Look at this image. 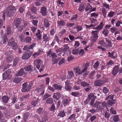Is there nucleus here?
Here are the masks:
<instances>
[{
	"label": "nucleus",
	"instance_id": "1",
	"mask_svg": "<svg viewBox=\"0 0 122 122\" xmlns=\"http://www.w3.org/2000/svg\"><path fill=\"white\" fill-rule=\"evenodd\" d=\"M95 100V97H93L89 104L90 105L92 106L93 107H96V109L97 111H102L103 110V108L100 105L101 102L98 101H97L94 104Z\"/></svg>",
	"mask_w": 122,
	"mask_h": 122
},
{
	"label": "nucleus",
	"instance_id": "2",
	"mask_svg": "<svg viewBox=\"0 0 122 122\" xmlns=\"http://www.w3.org/2000/svg\"><path fill=\"white\" fill-rule=\"evenodd\" d=\"M16 9L13 5H10L6 9V13L8 16L10 17L13 16L16 11Z\"/></svg>",
	"mask_w": 122,
	"mask_h": 122
},
{
	"label": "nucleus",
	"instance_id": "3",
	"mask_svg": "<svg viewBox=\"0 0 122 122\" xmlns=\"http://www.w3.org/2000/svg\"><path fill=\"white\" fill-rule=\"evenodd\" d=\"M33 85L31 82H30L28 84L27 82H25L22 85V88L21 89L22 92H25L29 91Z\"/></svg>",
	"mask_w": 122,
	"mask_h": 122
},
{
	"label": "nucleus",
	"instance_id": "4",
	"mask_svg": "<svg viewBox=\"0 0 122 122\" xmlns=\"http://www.w3.org/2000/svg\"><path fill=\"white\" fill-rule=\"evenodd\" d=\"M99 31L98 30L92 31V36H91V41L92 43L95 42L97 40L98 37V35Z\"/></svg>",
	"mask_w": 122,
	"mask_h": 122
},
{
	"label": "nucleus",
	"instance_id": "5",
	"mask_svg": "<svg viewBox=\"0 0 122 122\" xmlns=\"http://www.w3.org/2000/svg\"><path fill=\"white\" fill-rule=\"evenodd\" d=\"M8 44L9 46H11L14 50H16V49L18 48V46L17 45L16 43L12 39L9 40Z\"/></svg>",
	"mask_w": 122,
	"mask_h": 122
},
{
	"label": "nucleus",
	"instance_id": "6",
	"mask_svg": "<svg viewBox=\"0 0 122 122\" xmlns=\"http://www.w3.org/2000/svg\"><path fill=\"white\" fill-rule=\"evenodd\" d=\"M11 73V69H10L5 71L2 75L3 79L5 80L7 78H10L11 77L10 74Z\"/></svg>",
	"mask_w": 122,
	"mask_h": 122
},
{
	"label": "nucleus",
	"instance_id": "7",
	"mask_svg": "<svg viewBox=\"0 0 122 122\" xmlns=\"http://www.w3.org/2000/svg\"><path fill=\"white\" fill-rule=\"evenodd\" d=\"M43 65V62L40 59H36L34 61V70L36 67L39 70L41 65Z\"/></svg>",
	"mask_w": 122,
	"mask_h": 122
},
{
	"label": "nucleus",
	"instance_id": "8",
	"mask_svg": "<svg viewBox=\"0 0 122 122\" xmlns=\"http://www.w3.org/2000/svg\"><path fill=\"white\" fill-rule=\"evenodd\" d=\"M22 21V19L20 18H16L14 19V23L16 28L19 27Z\"/></svg>",
	"mask_w": 122,
	"mask_h": 122
},
{
	"label": "nucleus",
	"instance_id": "9",
	"mask_svg": "<svg viewBox=\"0 0 122 122\" xmlns=\"http://www.w3.org/2000/svg\"><path fill=\"white\" fill-rule=\"evenodd\" d=\"M57 24L58 26L61 27L64 26L65 25L66 23L64 20L60 19L57 21Z\"/></svg>",
	"mask_w": 122,
	"mask_h": 122
},
{
	"label": "nucleus",
	"instance_id": "10",
	"mask_svg": "<svg viewBox=\"0 0 122 122\" xmlns=\"http://www.w3.org/2000/svg\"><path fill=\"white\" fill-rule=\"evenodd\" d=\"M36 98L34 97L32 99L31 102V104L34 106H35L39 102V99L38 98H37L36 100Z\"/></svg>",
	"mask_w": 122,
	"mask_h": 122
},
{
	"label": "nucleus",
	"instance_id": "11",
	"mask_svg": "<svg viewBox=\"0 0 122 122\" xmlns=\"http://www.w3.org/2000/svg\"><path fill=\"white\" fill-rule=\"evenodd\" d=\"M40 12L43 16H45L47 15V9L45 6H44L41 7Z\"/></svg>",
	"mask_w": 122,
	"mask_h": 122
},
{
	"label": "nucleus",
	"instance_id": "12",
	"mask_svg": "<svg viewBox=\"0 0 122 122\" xmlns=\"http://www.w3.org/2000/svg\"><path fill=\"white\" fill-rule=\"evenodd\" d=\"M73 71L77 73L78 74H81L83 72H84L83 69L82 71H81L80 68H79L78 66L74 68L73 69Z\"/></svg>",
	"mask_w": 122,
	"mask_h": 122
},
{
	"label": "nucleus",
	"instance_id": "13",
	"mask_svg": "<svg viewBox=\"0 0 122 122\" xmlns=\"http://www.w3.org/2000/svg\"><path fill=\"white\" fill-rule=\"evenodd\" d=\"M104 83L103 81H102L100 79H98L95 81L94 85L95 86H99L102 85Z\"/></svg>",
	"mask_w": 122,
	"mask_h": 122
},
{
	"label": "nucleus",
	"instance_id": "14",
	"mask_svg": "<svg viewBox=\"0 0 122 122\" xmlns=\"http://www.w3.org/2000/svg\"><path fill=\"white\" fill-rule=\"evenodd\" d=\"M51 22L50 20L46 18H45L44 20V25L46 27H49L50 26Z\"/></svg>",
	"mask_w": 122,
	"mask_h": 122
},
{
	"label": "nucleus",
	"instance_id": "15",
	"mask_svg": "<svg viewBox=\"0 0 122 122\" xmlns=\"http://www.w3.org/2000/svg\"><path fill=\"white\" fill-rule=\"evenodd\" d=\"M33 67L31 65H28L24 67V70L29 72V73H30L33 70Z\"/></svg>",
	"mask_w": 122,
	"mask_h": 122
},
{
	"label": "nucleus",
	"instance_id": "16",
	"mask_svg": "<svg viewBox=\"0 0 122 122\" xmlns=\"http://www.w3.org/2000/svg\"><path fill=\"white\" fill-rule=\"evenodd\" d=\"M61 95L60 93L56 92L55 93L53 96V98L56 100H58L61 98Z\"/></svg>",
	"mask_w": 122,
	"mask_h": 122
},
{
	"label": "nucleus",
	"instance_id": "17",
	"mask_svg": "<svg viewBox=\"0 0 122 122\" xmlns=\"http://www.w3.org/2000/svg\"><path fill=\"white\" fill-rule=\"evenodd\" d=\"M119 66L118 65L116 66L114 68L112 74L114 76H115L116 75L118 71Z\"/></svg>",
	"mask_w": 122,
	"mask_h": 122
},
{
	"label": "nucleus",
	"instance_id": "18",
	"mask_svg": "<svg viewBox=\"0 0 122 122\" xmlns=\"http://www.w3.org/2000/svg\"><path fill=\"white\" fill-rule=\"evenodd\" d=\"M24 73V68H22L18 72L16 73L15 76H21L23 75Z\"/></svg>",
	"mask_w": 122,
	"mask_h": 122
},
{
	"label": "nucleus",
	"instance_id": "19",
	"mask_svg": "<svg viewBox=\"0 0 122 122\" xmlns=\"http://www.w3.org/2000/svg\"><path fill=\"white\" fill-rule=\"evenodd\" d=\"M32 54H23L22 59L23 60H26L31 56Z\"/></svg>",
	"mask_w": 122,
	"mask_h": 122
},
{
	"label": "nucleus",
	"instance_id": "20",
	"mask_svg": "<svg viewBox=\"0 0 122 122\" xmlns=\"http://www.w3.org/2000/svg\"><path fill=\"white\" fill-rule=\"evenodd\" d=\"M43 41L46 42L48 41L50 39V37L48 36L46 34H44L43 36Z\"/></svg>",
	"mask_w": 122,
	"mask_h": 122
},
{
	"label": "nucleus",
	"instance_id": "21",
	"mask_svg": "<svg viewBox=\"0 0 122 122\" xmlns=\"http://www.w3.org/2000/svg\"><path fill=\"white\" fill-rule=\"evenodd\" d=\"M30 97V94H28L25 95L23 96L20 98V99L21 101H23L25 100V99H28Z\"/></svg>",
	"mask_w": 122,
	"mask_h": 122
},
{
	"label": "nucleus",
	"instance_id": "22",
	"mask_svg": "<svg viewBox=\"0 0 122 122\" xmlns=\"http://www.w3.org/2000/svg\"><path fill=\"white\" fill-rule=\"evenodd\" d=\"M68 74L67 78L69 79H70L74 77V73L72 71H69Z\"/></svg>",
	"mask_w": 122,
	"mask_h": 122
},
{
	"label": "nucleus",
	"instance_id": "23",
	"mask_svg": "<svg viewBox=\"0 0 122 122\" xmlns=\"http://www.w3.org/2000/svg\"><path fill=\"white\" fill-rule=\"evenodd\" d=\"M103 25H104L103 24V22H102L98 26L94 28V29L98 30H101L103 28Z\"/></svg>",
	"mask_w": 122,
	"mask_h": 122
},
{
	"label": "nucleus",
	"instance_id": "24",
	"mask_svg": "<svg viewBox=\"0 0 122 122\" xmlns=\"http://www.w3.org/2000/svg\"><path fill=\"white\" fill-rule=\"evenodd\" d=\"M2 99L3 101L5 103H7L9 100L8 97L7 96H4L2 97Z\"/></svg>",
	"mask_w": 122,
	"mask_h": 122
},
{
	"label": "nucleus",
	"instance_id": "25",
	"mask_svg": "<svg viewBox=\"0 0 122 122\" xmlns=\"http://www.w3.org/2000/svg\"><path fill=\"white\" fill-rule=\"evenodd\" d=\"M86 5V4H84L82 5H80L78 9L79 11L80 12L82 11L84 9L85 6Z\"/></svg>",
	"mask_w": 122,
	"mask_h": 122
},
{
	"label": "nucleus",
	"instance_id": "26",
	"mask_svg": "<svg viewBox=\"0 0 122 122\" xmlns=\"http://www.w3.org/2000/svg\"><path fill=\"white\" fill-rule=\"evenodd\" d=\"M80 84L81 86L83 87L88 86L90 85L89 83H88L84 81L81 82Z\"/></svg>",
	"mask_w": 122,
	"mask_h": 122
},
{
	"label": "nucleus",
	"instance_id": "27",
	"mask_svg": "<svg viewBox=\"0 0 122 122\" xmlns=\"http://www.w3.org/2000/svg\"><path fill=\"white\" fill-rule=\"evenodd\" d=\"M53 87H54V89L56 90H60L62 88V86L60 85H58L57 84H55L53 85Z\"/></svg>",
	"mask_w": 122,
	"mask_h": 122
},
{
	"label": "nucleus",
	"instance_id": "28",
	"mask_svg": "<svg viewBox=\"0 0 122 122\" xmlns=\"http://www.w3.org/2000/svg\"><path fill=\"white\" fill-rule=\"evenodd\" d=\"M31 11L34 14H36L37 12V9L36 8L33 6H32L30 8Z\"/></svg>",
	"mask_w": 122,
	"mask_h": 122
},
{
	"label": "nucleus",
	"instance_id": "29",
	"mask_svg": "<svg viewBox=\"0 0 122 122\" xmlns=\"http://www.w3.org/2000/svg\"><path fill=\"white\" fill-rule=\"evenodd\" d=\"M6 61L7 62L10 63L12 62L13 60V57L11 55L7 57L6 58Z\"/></svg>",
	"mask_w": 122,
	"mask_h": 122
},
{
	"label": "nucleus",
	"instance_id": "30",
	"mask_svg": "<svg viewBox=\"0 0 122 122\" xmlns=\"http://www.w3.org/2000/svg\"><path fill=\"white\" fill-rule=\"evenodd\" d=\"M95 73V71H94L91 72L90 74H89V77L90 79H94V76Z\"/></svg>",
	"mask_w": 122,
	"mask_h": 122
},
{
	"label": "nucleus",
	"instance_id": "31",
	"mask_svg": "<svg viewBox=\"0 0 122 122\" xmlns=\"http://www.w3.org/2000/svg\"><path fill=\"white\" fill-rule=\"evenodd\" d=\"M109 31L107 29H104L102 31V33L104 35L105 37L107 36L108 35Z\"/></svg>",
	"mask_w": 122,
	"mask_h": 122
},
{
	"label": "nucleus",
	"instance_id": "32",
	"mask_svg": "<svg viewBox=\"0 0 122 122\" xmlns=\"http://www.w3.org/2000/svg\"><path fill=\"white\" fill-rule=\"evenodd\" d=\"M47 56L49 57L51 56L52 60L53 61L57 57V56L56 54H47Z\"/></svg>",
	"mask_w": 122,
	"mask_h": 122
},
{
	"label": "nucleus",
	"instance_id": "33",
	"mask_svg": "<svg viewBox=\"0 0 122 122\" xmlns=\"http://www.w3.org/2000/svg\"><path fill=\"white\" fill-rule=\"evenodd\" d=\"M114 95H109L106 98L105 100H108V99H110L113 102H115V100L113 99V97Z\"/></svg>",
	"mask_w": 122,
	"mask_h": 122
},
{
	"label": "nucleus",
	"instance_id": "34",
	"mask_svg": "<svg viewBox=\"0 0 122 122\" xmlns=\"http://www.w3.org/2000/svg\"><path fill=\"white\" fill-rule=\"evenodd\" d=\"M92 7L91 6L89 3H88L85 9V11L86 12L89 10H90L92 9Z\"/></svg>",
	"mask_w": 122,
	"mask_h": 122
},
{
	"label": "nucleus",
	"instance_id": "35",
	"mask_svg": "<svg viewBox=\"0 0 122 122\" xmlns=\"http://www.w3.org/2000/svg\"><path fill=\"white\" fill-rule=\"evenodd\" d=\"M68 102V100L66 99H64L62 100V103L64 106L66 105Z\"/></svg>",
	"mask_w": 122,
	"mask_h": 122
},
{
	"label": "nucleus",
	"instance_id": "36",
	"mask_svg": "<svg viewBox=\"0 0 122 122\" xmlns=\"http://www.w3.org/2000/svg\"><path fill=\"white\" fill-rule=\"evenodd\" d=\"M65 115V112L64 111H61L58 115V116H59L61 117H63Z\"/></svg>",
	"mask_w": 122,
	"mask_h": 122
},
{
	"label": "nucleus",
	"instance_id": "37",
	"mask_svg": "<svg viewBox=\"0 0 122 122\" xmlns=\"http://www.w3.org/2000/svg\"><path fill=\"white\" fill-rule=\"evenodd\" d=\"M22 78L18 77L16 78L14 80V82L16 83H19L22 80Z\"/></svg>",
	"mask_w": 122,
	"mask_h": 122
},
{
	"label": "nucleus",
	"instance_id": "38",
	"mask_svg": "<svg viewBox=\"0 0 122 122\" xmlns=\"http://www.w3.org/2000/svg\"><path fill=\"white\" fill-rule=\"evenodd\" d=\"M53 102V99L49 98H48L46 100V103L49 104H51Z\"/></svg>",
	"mask_w": 122,
	"mask_h": 122
},
{
	"label": "nucleus",
	"instance_id": "39",
	"mask_svg": "<svg viewBox=\"0 0 122 122\" xmlns=\"http://www.w3.org/2000/svg\"><path fill=\"white\" fill-rule=\"evenodd\" d=\"M78 17V16L76 14L74 15L72 17H71V21H76L77 20Z\"/></svg>",
	"mask_w": 122,
	"mask_h": 122
},
{
	"label": "nucleus",
	"instance_id": "40",
	"mask_svg": "<svg viewBox=\"0 0 122 122\" xmlns=\"http://www.w3.org/2000/svg\"><path fill=\"white\" fill-rule=\"evenodd\" d=\"M102 10L103 16L104 17V18H105L106 17L107 14L106 10L104 8H102Z\"/></svg>",
	"mask_w": 122,
	"mask_h": 122
},
{
	"label": "nucleus",
	"instance_id": "41",
	"mask_svg": "<svg viewBox=\"0 0 122 122\" xmlns=\"http://www.w3.org/2000/svg\"><path fill=\"white\" fill-rule=\"evenodd\" d=\"M76 28L77 29V32L82 30L83 29V28L80 25H77L76 26Z\"/></svg>",
	"mask_w": 122,
	"mask_h": 122
},
{
	"label": "nucleus",
	"instance_id": "42",
	"mask_svg": "<svg viewBox=\"0 0 122 122\" xmlns=\"http://www.w3.org/2000/svg\"><path fill=\"white\" fill-rule=\"evenodd\" d=\"M113 120L114 122L118 121L119 120V116L117 115L115 116L113 118Z\"/></svg>",
	"mask_w": 122,
	"mask_h": 122
},
{
	"label": "nucleus",
	"instance_id": "43",
	"mask_svg": "<svg viewBox=\"0 0 122 122\" xmlns=\"http://www.w3.org/2000/svg\"><path fill=\"white\" fill-rule=\"evenodd\" d=\"M106 41L108 43V45L110 47L112 46L111 42L109 40V39L106 38H104Z\"/></svg>",
	"mask_w": 122,
	"mask_h": 122
},
{
	"label": "nucleus",
	"instance_id": "44",
	"mask_svg": "<svg viewBox=\"0 0 122 122\" xmlns=\"http://www.w3.org/2000/svg\"><path fill=\"white\" fill-rule=\"evenodd\" d=\"M30 114L29 112H27L25 113L23 116V118L24 120H26Z\"/></svg>",
	"mask_w": 122,
	"mask_h": 122
},
{
	"label": "nucleus",
	"instance_id": "45",
	"mask_svg": "<svg viewBox=\"0 0 122 122\" xmlns=\"http://www.w3.org/2000/svg\"><path fill=\"white\" fill-rule=\"evenodd\" d=\"M18 61V58L17 57H16L14 60L13 65L14 66H16L17 64Z\"/></svg>",
	"mask_w": 122,
	"mask_h": 122
},
{
	"label": "nucleus",
	"instance_id": "46",
	"mask_svg": "<svg viewBox=\"0 0 122 122\" xmlns=\"http://www.w3.org/2000/svg\"><path fill=\"white\" fill-rule=\"evenodd\" d=\"M102 91L105 95H107V94L109 90L107 87H104Z\"/></svg>",
	"mask_w": 122,
	"mask_h": 122
},
{
	"label": "nucleus",
	"instance_id": "47",
	"mask_svg": "<svg viewBox=\"0 0 122 122\" xmlns=\"http://www.w3.org/2000/svg\"><path fill=\"white\" fill-rule=\"evenodd\" d=\"M51 96V95H50L48 94L47 93H46L44 95L43 97V100H45L48 97H50Z\"/></svg>",
	"mask_w": 122,
	"mask_h": 122
},
{
	"label": "nucleus",
	"instance_id": "48",
	"mask_svg": "<svg viewBox=\"0 0 122 122\" xmlns=\"http://www.w3.org/2000/svg\"><path fill=\"white\" fill-rule=\"evenodd\" d=\"M89 63H86L85 64V67L83 69L84 72L89 67Z\"/></svg>",
	"mask_w": 122,
	"mask_h": 122
},
{
	"label": "nucleus",
	"instance_id": "49",
	"mask_svg": "<svg viewBox=\"0 0 122 122\" xmlns=\"http://www.w3.org/2000/svg\"><path fill=\"white\" fill-rule=\"evenodd\" d=\"M75 116L76 115L75 114H72L70 117H69L68 119L69 120H71L72 119H74L75 118Z\"/></svg>",
	"mask_w": 122,
	"mask_h": 122
},
{
	"label": "nucleus",
	"instance_id": "50",
	"mask_svg": "<svg viewBox=\"0 0 122 122\" xmlns=\"http://www.w3.org/2000/svg\"><path fill=\"white\" fill-rule=\"evenodd\" d=\"M97 118V117L95 115H94L91 117L90 118V120L91 122H93Z\"/></svg>",
	"mask_w": 122,
	"mask_h": 122
},
{
	"label": "nucleus",
	"instance_id": "51",
	"mask_svg": "<svg viewBox=\"0 0 122 122\" xmlns=\"http://www.w3.org/2000/svg\"><path fill=\"white\" fill-rule=\"evenodd\" d=\"M43 110V109L42 108L40 107L37 110L36 112L39 114H41V112H42Z\"/></svg>",
	"mask_w": 122,
	"mask_h": 122
},
{
	"label": "nucleus",
	"instance_id": "52",
	"mask_svg": "<svg viewBox=\"0 0 122 122\" xmlns=\"http://www.w3.org/2000/svg\"><path fill=\"white\" fill-rule=\"evenodd\" d=\"M114 13V12L112 11H111L107 15L108 16V17H111L113 16V15Z\"/></svg>",
	"mask_w": 122,
	"mask_h": 122
},
{
	"label": "nucleus",
	"instance_id": "53",
	"mask_svg": "<svg viewBox=\"0 0 122 122\" xmlns=\"http://www.w3.org/2000/svg\"><path fill=\"white\" fill-rule=\"evenodd\" d=\"M19 38L20 39V41L21 42H23L24 41V34H22L20 35L19 36Z\"/></svg>",
	"mask_w": 122,
	"mask_h": 122
},
{
	"label": "nucleus",
	"instance_id": "54",
	"mask_svg": "<svg viewBox=\"0 0 122 122\" xmlns=\"http://www.w3.org/2000/svg\"><path fill=\"white\" fill-rule=\"evenodd\" d=\"M113 64V61L112 60H110L108 62L107 64V66H108V67H110V66H112V64Z\"/></svg>",
	"mask_w": 122,
	"mask_h": 122
},
{
	"label": "nucleus",
	"instance_id": "55",
	"mask_svg": "<svg viewBox=\"0 0 122 122\" xmlns=\"http://www.w3.org/2000/svg\"><path fill=\"white\" fill-rule=\"evenodd\" d=\"M80 45V44L78 41H75L74 46L75 48H76L78 47Z\"/></svg>",
	"mask_w": 122,
	"mask_h": 122
},
{
	"label": "nucleus",
	"instance_id": "56",
	"mask_svg": "<svg viewBox=\"0 0 122 122\" xmlns=\"http://www.w3.org/2000/svg\"><path fill=\"white\" fill-rule=\"evenodd\" d=\"M64 47V48L63 49V52L66 51L69 49V47L68 46V44L65 45Z\"/></svg>",
	"mask_w": 122,
	"mask_h": 122
},
{
	"label": "nucleus",
	"instance_id": "57",
	"mask_svg": "<svg viewBox=\"0 0 122 122\" xmlns=\"http://www.w3.org/2000/svg\"><path fill=\"white\" fill-rule=\"evenodd\" d=\"M55 108V107L54 104V103H53L52 105L51 108H50V110L51 111H54Z\"/></svg>",
	"mask_w": 122,
	"mask_h": 122
},
{
	"label": "nucleus",
	"instance_id": "58",
	"mask_svg": "<svg viewBox=\"0 0 122 122\" xmlns=\"http://www.w3.org/2000/svg\"><path fill=\"white\" fill-rule=\"evenodd\" d=\"M24 26L23 25H21L18 28V31L20 32H21L22 31V30L23 29Z\"/></svg>",
	"mask_w": 122,
	"mask_h": 122
},
{
	"label": "nucleus",
	"instance_id": "59",
	"mask_svg": "<svg viewBox=\"0 0 122 122\" xmlns=\"http://www.w3.org/2000/svg\"><path fill=\"white\" fill-rule=\"evenodd\" d=\"M98 111L97 109H92L91 110H90L89 111V112H90L92 114H94L95 112Z\"/></svg>",
	"mask_w": 122,
	"mask_h": 122
},
{
	"label": "nucleus",
	"instance_id": "60",
	"mask_svg": "<svg viewBox=\"0 0 122 122\" xmlns=\"http://www.w3.org/2000/svg\"><path fill=\"white\" fill-rule=\"evenodd\" d=\"M91 17H97L98 15V14H96L95 12L91 14Z\"/></svg>",
	"mask_w": 122,
	"mask_h": 122
},
{
	"label": "nucleus",
	"instance_id": "61",
	"mask_svg": "<svg viewBox=\"0 0 122 122\" xmlns=\"http://www.w3.org/2000/svg\"><path fill=\"white\" fill-rule=\"evenodd\" d=\"M25 40L26 41V42H28V43H30L31 40V39L30 37H26L25 39Z\"/></svg>",
	"mask_w": 122,
	"mask_h": 122
},
{
	"label": "nucleus",
	"instance_id": "62",
	"mask_svg": "<svg viewBox=\"0 0 122 122\" xmlns=\"http://www.w3.org/2000/svg\"><path fill=\"white\" fill-rule=\"evenodd\" d=\"M79 93L77 92H71V95L74 96L76 97L79 95Z\"/></svg>",
	"mask_w": 122,
	"mask_h": 122
},
{
	"label": "nucleus",
	"instance_id": "63",
	"mask_svg": "<svg viewBox=\"0 0 122 122\" xmlns=\"http://www.w3.org/2000/svg\"><path fill=\"white\" fill-rule=\"evenodd\" d=\"M110 114H109L108 112H106L104 114L105 117L106 118L108 119L109 117Z\"/></svg>",
	"mask_w": 122,
	"mask_h": 122
},
{
	"label": "nucleus",
	"instance_id": "64",
	"mask_svg": "<svg viewBox=\"0 0 122 122\" xmlns=\"http://www.w3.org/2000/svg\"><path fill=\"white\" fill-rule=\"evenodd\" d=\"M24 10V7H20L19 9V11L20 13H22Z\"/></svg>",
	"mask_w": 122,
	"mask_h": 122
}]
</instances>
